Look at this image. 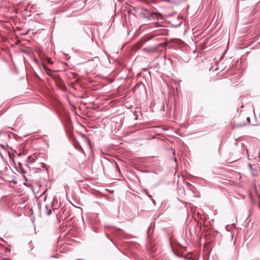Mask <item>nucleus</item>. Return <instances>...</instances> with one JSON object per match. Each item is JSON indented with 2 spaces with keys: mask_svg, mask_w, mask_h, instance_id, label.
I'll return each instance as SVG.
<instances>
[{
  "mask_svg": "<svg viewBox=\"0 0 260 260\" xmlns=\"http://www.w3.org/2000/svg\"><path fill=\"white\" fill-rule=\"evenodd\" d=\"M148 197L150 199V200L152 201L153 203L155 205V200L153 199L152 196H151L150 194H148Z\"/></svg>",
  "mask_w": 260,
  "mask_h": 260,
  "instance_id": "obj_1",
  "label": "nucleus"
},
{
  "mask_svg": "<svg viewBox=\"0 0 260 260\" xmlns=\"http://www.w3.org/2000/svg\"><path fill=\"white\" fill-rule=\"evenodd\" d=\"M154 14L156 15V17H157V19H159V18H162V16L160 14L155 13Z\"/></svg>",
  "mask_w": 260,
  "mask_h": 260,
  "instance_id": "obj_2",
  "label": "nucleus"
},
{
  "mask_svg": "<svg viewBox=\"0 0 260 260\" xmlns=\"http://www.w3.org/2000/svg\"><path fill=\"white\" fill-rule=\"evenodd\" d=\"M47 60L48 63H49L52 64L53 63V62L52 61V60L50 58H47Z\"/></svg>",
  "mask_w": 260,
  "mask_h": 260,
  "instance_id": "obj_3",
  "label": "nucleus"
},
{
  "mask_svg": "<svg viewBox=\"0 0 260 260\" xmlns=\"http://www.w3.org/2000/svg\"><path fill=\"white\" fill-rule=\"evenodd\" d=\"M43 67L44 69L46 71H50L49 69H48V68L44 64H43Z\"/></svg>",
  "mask_w": 260,
  "mask_h": 260,
  "instance_id": "obj_4",
  "label": "nucleus"
},
{
  "mask_svg": "<svg viewBox=\"0 0 260 260\" xmlns=\"http://www.w3.org/2000/svg\"><path fill=\"white\" fill-rule=\"evenodd\" d=\"M145 193H146L147 196H148V194H149V192H148V191L147 190H145Z\"/></svg>",
  "mask_w": 260,
  "mask_h": 260,
  "instance_id": "obj_5",
  "label": "nucleus"
},
{
  "mask_svg": "<svg viewBox=\"0 0 260 260\" xmlns=\"http://www.w3.org/2000/svg\"><path fill=\"white\" fill-rule=\"evenodd\" d=\"M51 211L50 210V211H49L48 212V215H50V214H51Z\"/></svg>",
  "mask_w": 260,
  "mask_h": 260,
  "instance_id": "obj_6",
  "label": "nucleus"
}]
</instances>
